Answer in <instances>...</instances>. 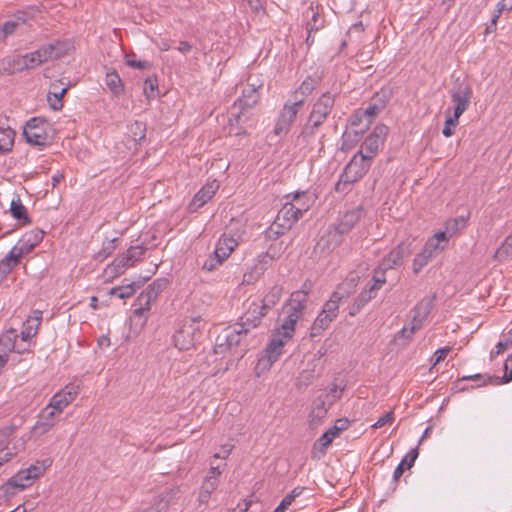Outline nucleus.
Returning a JSON list of instances; mask_svg holds the SVG:
<instances>
[{
    "label": "nucleus",
    "instance_id": "1",
    "mask_svg": "<svg viewBox=\"0 0 512 512\" xmlns=\"http://www.w3.org/2000/svg\"><path fill=\"white\" fill-rule=\"evenodd\" d=\"M308 292L305 290L294 291L282 308L279 317V326L276 330L286 337H293L297 322L303 317L307 307Z\"/></svg>",
    "mask_w": 512,
    "mask_h": 512
},
{
    "label": "nucleus",
    "instance_id": "2",
    "mask_svg": "<svg viewBox=\"0 0 512 512\" xmlns=\"http://www.w3.org/2000/svg\"><path fill=\"white\" fill-rule=\"evenodd\" d=\"M371 160L364 156L363 151H358L346 165L335 185L337 192H346L348 187L359 181L369 170Z\"/></svg>",
    "mask_w": 512,
    "mask_h": 512
},
{
    "label": "nucleus",
    "instance_id": "3",
    "mask_svg": "<svg viewBox=\"0 0 512 512\" xmlns=\"http://www.w3.org/2000/svg\"><path fill=\"white\" fill-rule=\"evenodd\" d=\"M51 465L50 459H45L41 462L31 465L25 470L19 471L8 482L1 486L0 492L5 495L15 494L16 490H23L31 485L32 481L41 476L46 469Z\"/></svg>",
    "mask_w": 512,
    "mask_h": 512
},
{
    "label": "nucleus",
    "instance_id": "4",
    "mask_svg": "<svg viewBox=\"0 0 512 512\" xmlns=\"http://www.w3.org/2000/svg\"><path fill=\"white\" fill-rule=\"evenodd\" d=\"M447 247L444 233H435L428 238L423 249L415 256L412 263V269L418 274L426 265H428L437 255Z\"/></svg>",
    "mask_w": 512,
    "mask_h": 512
},
{
    "label": "nucleus",
    "instance_id": "5",
    "mask_svg": "<svg viewBox=\"0 0 512 512\" xmlns=\"http://www.w3.org/2000/svg\"><path fill=\"white\" fill-rule=\"evenodd\" d=\"M343 297L338 293L334 292L330 299L326 301L322 311L318 314L310 328V336H320L330 324L337 318L339 313V306Z\"/></svg>",
    "mask_w": 512,
    "mask_h": 512
},
{
    "label": "nucleus",
    "instance_id": "6",
    "mask_svg": "<svg viewBox=\"0 0 512 512\" xmlns=\"http://www.w3.org/2000/svg\"><path fill=\"white\" fill-rule=\"evenodd\" d=\"M201 320L198 318L185 319L173 335V342L180 351L192 348L201 335Z\"/></svg>",
    "mask_w": 512,
    "mask_h": 512
},
{
    "label": "nucleus",
    "instance_id": "7",
    "mask_svg": "<svg viewBox=\"0 0 512 512\" xmlns=\"http://www.w3.org/2000/svg\"><path fill=\"white\" fill-rule=\"evenodd\" d=\"M301 218L302 216L298 211L286 200L269 229V237H272V235L278 237L284 234Z\"/></svg>",
    "mask_w": 512,
    "mask_h": 512
},
{
    "label": "nucleus",
    "instance_id": "8",
    "mask_svg": "<svg viewBox=\"0 0 512 512\" xmlns=\"http://www.w3.org/2000/svg\"><path fill=\"white\" fill-rule=\"evenodd\" d=\"M303 105V98L295 97L290 103H286L278 117L276 125L274 127V133L276 135H285L289 132L291 125L295 121L300 108Z\"/></svg>",
    "mask_w": 512,
    "mask_h": 512
},
{
    "label": "nucleus",
    "instance_id": "9",
    "mask_svg": "<svg viewBox=\"0 0 512 512\" xmlns=\"http://www.w3.org/2000/svg\"><path fill=\"white\" fill-rule=\"evenodd\" d=\"M246 310L240 317L237 323L240 326V331L248 333L250 329L256 328L261 323L262 318L267 314V310L258 301H247L245 304Z\"/></svg>",
    "mask_w": 512,
    "mask_h": 512
},
{
    "label": "nucleus",
    "instance_id": "10",
    "mask_svg": "<svg viewBox=\"0 0 512 512\" xmlns=\"http://www.w3.org/2000/svg\"><path fill=\"white\" fill-rule=\"evenodd\" d=\"M79 393V385L67 384L50 398L46 406L60 415L77 398Z\"/></svg>",
    "mask_w": 512,
    "mask_h": 512
},
{
    "label": "nucleus",
    "instance_id": "11",
    "mask_svg": "<svg viewBox=\"0 0 512 512\" xmlns=\"http://www.w3.org/2000/svg\"><path fill=\"white\" fill-rule=\"evenodd\" d=\"M387 133L388 127L386 125H377L367 136L359 151H363L364 156L372 160L383 146Z\"/></svg>",
    "mask_w": 512,
    "mask_h": 512
},
{
    "label": "nucleus",
    "instance_id": "12",
    "mask_svg": "<svg viewBox=\"0 0 512 512\" xmlns=\"http://www.w3.org/2000/svg\"><path fill=\"white\" fill-rule=\"evenodd\" d=\"M240 326L236 323L234 326L225 328L216 338L215 353L222 354L225 351L236 347L247 333L240 331Z\"/></svg>",
    "mask_w": 512,
    "mask_h": 512
},
{
    "label": "nucleus",
    "instance_id": "13",
    "mask_svg": "<svg viewBox=\"0 0 512 512\" xmlns=\"http://www.w3.org/2000/svg\"><path fill=\"white\" fill-rule=\"evenodd\" d=\"M46 124V121L39 117H34L27 121L23 130V135L27 142L38 146L45 145L48 140Z\"/></svg>",
    "mask_w": 512,
    "mask_h": 512
},
{
    "label": "nucleus",
    "instance_id": "14",
    "mask_svg": "<svg viewBox=\"0 0 512 512\" xmlns=\"http://www.w3.org/2000/svg\"><path fill=\"white\" fill-rule=\"evenodd\" d=\"M329 399V393H321L314 399L309 413V424L311 427L315 428L323 422L330 406L332 405Z\"/></svg>",
    "mask_w": 512,
    "mask_h": 512
},
{
    "label": "nucleus",
    "instance_id": "15",
    "mask_svg": "<svg viewBox=\"0 0 512 512\" xmlns=\"http://www.w3.org/2000/svg\"><path fill=\"white\" fill-rule=\"evenodd\" d=\"M233 223L227 227V231L224 232L222 237L219 239L215 252L223 260L227 259L235 247L238 245L239 239L241 238L240 233H233Z\"/></svg>",
    "mask_w": 512,
    "mask_h": 512
},
{
    "label": "nucleus",
    "instance_id": "16",
    "mask_svg": "<svg viewBox=\"0 0 512 512\" xmlns=\"http://www.w3.org/2000/svg\"><path fill=\"white\" fill-rule=\"evenodd\" d=\"M292 337H286L282 332L275 329L272 334L271 340L269 341L265 349V358L269 365H272L278 360L282 354L283 347L287 344Z\"/></svg>",
    "mask_w": 512,
    "mask_h": 512
},
{
    "label": "nucleus",
    "instance_id": "17",
    "mask_svg": "<svg viewBox=\"0 0 512 512\" xmlns=\"http://www.w3.org/2000/svg\"><path fill=\"white\" fill-rule=\"evenodd\" d=\"M411 252L410 244L401 242L382 259L381 265L388 270L395 269L403 264Z\"/></svg>",
    "mask_w": 512,
    "mask_h": 512
},
{
    "label": "nucleus",
    "instance_id": "18",
    "mask_svg": "<svg viewBox=\"0 0 512 512\" xmlns=\"http://www.w3.org/2000/svg\"><path fill=\"white\" fill-rule=\"evenodd\" d=\"M272 257L268 253H262L260 254L257 259L254 266L243 275V284H253L256 282L266 271L268 266L272 262Z\"/></svg>",
    "mask_w": 512,
    "mask_h": 512
},
{
    "label": "nucleus",
    "instance_id": "19",
    "mask_svg": "<svg viewBox=\"0 0 512 512\" xmlns=\"http://www.w3.org/2000/svg\"><path fill=\"white\" fill-rule=\"evenodd\" d=\"M472 91L468 85H460L457 90L451 92L452 102L454 103V115L460 117L470 104Z\"/></svg>",
    "mask_w": 512,
    "mask_h": 512
},
{
    "label": "nucleus",
    "instance_id": "20",
    "mask_svg": "<svg viewBox=\"0 0 512 512\" xmlns=\"http://www.w3.org/2000/svg\"><path fill=\"white\" fill-rule=\"evenodd\" d=\"M58 416V413L45 406L41 410L38 420L33 427L34 433L37 435H44L49 432L55 426Z\"/></svg>",
    "mask_w": 512,
    "mask_h": 512
},
{
    "label": "nucleus",
    "instance_id": "21",
    "mask_svg": "<svg viewBox=\"0 0 512 512\" xmlns=\"http://www.w3.org/2000/svg\"><path fill=\"white\" fill-rule=\"evenodd\" d=\"M431 308L432 303L430 300H423L415 306L407 339H410L414 333L422 327L424 320L427 318L431 311Z\"/></svg>",
    "mask_w": 512,
    "mask_h": 512
},
{
    "label": "nucleus",
    "instance_id": "22",
    "mask_svg": "<svg viewBox=\"0 0 512 512\" xmlns=\"http://www.w3.org/2000/svg\"><path fill=\"white\" fill-rule=\"evenodd\" d=\"M363 215L362 207H356L350 211L345 212L335 227V233L339 236L348 233Z\"/></svg>",
    "mask_w": 512,
    "mask_h": 512
},
{
    "label": "nucleus",
    "instance_id": "23",
    "mask_svg": "<svg viewBox=\"0 0 512 512\" xmlns=\"http://www.w3.org/2000/svg\"><path fill=\"white\" fill-rule=\"evenodd\" d=\"M285 199L298 211L303 217L304 213L309 211L314 203L313 196L307 191H298L294 194H288Z\"/></svg>",
    "mask_w": 512,
    "mask_h": 512
},
{
    "label": "nucleus",
    "instance_id": "24",
    "mask_svg": "<svg viewBox=\"0 0 512 512\" xmlns=\"http://www.w3.org/2000/svg\"><path fill=\"white\" fill-rule=\"evenodd\" d=\"M33 53L39 63L42 65L46 62L60 58L64 54V49L60 42H55L43 45L36 51H33Z\"/></svg>",
    "mask_w": 512,
    "mask_h": 512
},
{
    "label": "nucleus",
    "instance_id": "25",
    "mask_svg": "<svg viewBox=\"0 0 512 512\" xmlns=\"http://www.w3.org/2000/svg\"><path fill=\"white\" fill-rule=\"evenodd\" d=\"M259 87H261L260 84H250L248 88L243 90L242 96L234 103L233 109L245 110L252 108L258 102L259 94L257 88Z\"/></svg>",
    "mask_w": 512,
    "mask_h": 512
},
{
    "label": "nucleus",
    "instance_id": "26",
    "mask_svg": "<svg viewBox=\"0 0 512 512\" xmlns=\"http://www.w3.org/2000/svg\"><path fill=\"white\" fill-rule=\"evenodd\" d=\"M68 88V86H64L62 80H56L51 83L50 91L47 95V101L53 110L58 111L63 107L62 98Z\"/></svg>",
    "mask_w": 512,
    "mask_h": 512
},
{
    "label": "nucleus",
    "instance_id": "27",
    "mask_svg": "<svg viewBox=\"0 0 512 512\" xmlns=\"http://www.w3.org/2000/svg\"><path fill=\"white\" fill-rule=\"evenodd\" d=\"M326 119L327 118L311 111L299 138L305 142H309V139L316 134L317 129L326 121Z\"/></svg>",
    "mask_w": 512,
    "mask_h": 512
},
{
    "label": "nucleus",
    "instance_id": "28",
    "mask_svg": "<svg viewBox=\"0 0 512 512\" xmlns=\"http://www.w3.org/2000/svg\"><path fill=\"white\" fill-rule=\"evenodd\" d=\"M219 189V183L216 180L207 182L194 196L193 205L201 207L206 204Z\"/></svg>",
    "mask_w": 512,
    "mask_h": 512
},
{
    "label": "nucleus",
    "instance_id": "29",
    "mask_svg": "<svg viewBox=\"0 0 512 512\" xmlns=\"http://www.w3.org/2000/svg\"><path fill=\"white\" fill-rule=\"evenodd\" d=\"M335 103V97L330 92L323 93L312 106V112L325 118L330 114Z\"/></svg>",
    "mask_w": 512,
    "mask_h": 512
},
{
    "label": "nucleus",
    "instance_id": "30",
    "mask_svg": "<svg viewBox=\"0 0 512 512\" xmlns=\"http://www.w3.org/2000/svg\"><path fill=\"white\" fill-rule=\"evenodd\" d=\"M386 107V99L384 96L375 94L369 105L361 110V113L366 118L367 125H370L374 117Z\"/></svg>",
    "mask_w": 512,
    "mask_h": 512
},
{
    "label": "nucleus",
    "instance_id": "31",
    "mask_svg": "<svg viewBox=\"0 0 512 512\" xmlns=\"http://www.w3.org/2000/svg\"><path fill=\"white\" fill-rule=\"evenodd\" d=\"M18 334L15 329L6 331L0 338V350L5 351H17L23 353L27 350L26 346L19 347L17 345Z\"/></svg>",
    "mask_w": 512,
    "mask_h": 512
},
{
    "label": "nucleus",
    "instance_id": "32",
    "mask_svg": "<svg viewBox=\"0 0 512 512\" xmlns=\"http://www.w3.org/2000/svg\"><path fill=\"white\" fill-rule=\"evenodd\" d=\"M244 120H247V117H245L243 110H240V109L234 110L233 109V111L231 112V116L229 117V121H228V126H227L228 134L236 135V136L245 135L246 130L242 126H240V123L243 122Z\"/></svg>",
    "mask_w": 512,
    "mask_h": 512
},
{
    "label": "nucleus",
    "instance_id": "33",
    "mask_svg": "<svg viewBox=\"0 0 512 512\" xmlns=\"http://www.w3.org/2000/svg\"><path fill=\"white\" fill-rule=\"evenodd\" d=\"M218 485L214 481L203 480L197 496L198 508H206L211 500L212 493L217 489Z\"/></svg>",
    "mask_w": 512,
    "mask_h": 512
},
{
    "label": "nucleus",
    "instance_id": "34",
    "mask_svg": "<svg viewBox=\"0 0 512 512\" xmlns=\"http://www.w3.org/2000/svg\"><path fill=\"white\" fill-rule=\"evenodd\" d=\"M467 218L459 216L450 219L445 224V230L439 231L438 233H444L446 238V244L448 245L449 238L459 233L466 226Z\"/></svg>",
    "mask_w": 512,
    "mask_h": 512
},
{
    "label": "nucleus",
    "instance_id": "35",
    "mask_svg": "<svg viewBox=\"0 0 512 512\" xmlns=\"http://www.w3.org/2000/svg\"><path fill=\"white\" fill-rule=\"evenodd\" d=\"M417 457H418V449L417 448L411 449L405 455V457L402 459V461L398 464L396 469L394 470L393 479L395 481H397L403 475L405 469H410L413 466Z\"/></svg>",
    "mask_w": 512,
    "mask_h": 512
},
{
    "label": "nucleus",
    "instance_id": "36",
    "mask_svg": "<svg viewBox=\"0 0 512 512\" xmlns=\"http://www.w3.org/2000/svg\"><path fill=\"white\" fill-rule=\"evenodd\" d=\"M41 322V317L29 318L23 323L21 331V340L24 343L30 341L38 331V327Z\"/></svg>",
    "mask_w": 512,
    "mask_h": 512
},
{
    "label": "nucleus",
    "instance_id": "37",
    "mask_svg": "<svg viewBox=\"0 0 512 512\" xmlns=\"http://www.w3.org/2000/svg\"><path fill=\"white\" fill-rule=\"evenodd\" d=\"M283 289L281 286L275 285L273 286L270 291L264 296L263 299L258 300L261 305L265 308V310L269 311L278 301L280 300L282 296Z\"/></svg>",
    "mask_w": 512,
    "mask_h": 512
},
{
    "label": "nucleus",
    "instance_id": "38",
    "mask_svg": "<svg viewBox=\"0 0 512 512\" xmlns=\"http://www.w3.org/2000/svg\"><path fill=\"white\" fill-rule=\"evenodd\" d=\"M7 67H4L5 72L12 74L27 69L25 55H15L5 60Z\"/></svg>",
    "mask_w": 512,
    "mask_h": 512
},
{
    "label": "nucleus",
    "instance_id": "39",
    "mask_svg": "<svg viewBox=\"0 0 512 512\" xmlns=\"http://www.w3.org/2000/svg\"><path fill=\"white\" fill-rule=\"evenodd\" d=\"M156 299L148 294L145 290L140 293L137 298V307L134 309L135 316H142L150 310V305Z\"/></svg>",
    "mask_w": 512,
    "mask_h": 512
},
{
    "label": "nucleus",
    "instance_id": "40",
    "mask_svg": "<svg viewBox=\"0 0 512 512\" xmlns=\"http://www.w3.org/2000/svg\"><path fill=\"white\" fill-rule=\"evenodd\" d=\"M10 211L12 216L17 220L22 221L23 224H28L30 222L27 216V209L21 203L20 199H13L11 201Z\"/></svg>",
    "mask_w": 512,
    "mask_h": 512
},
{
    "label": "nucleus",
    "instance_id": "41",
    "mask_svg": "<svg viewBox=\"0 0 512 512\" xmlns=\"http://www.w3.org/2000/svg\"><path fill=\"white\" fill-rule=\"evenodd\" d=\"M386 270L387 269H385L381 264L377 269H375L374 275L371 279L372 284L368 283L366 286L369 290H372L373 293L376 294V292L383 286V284L386 283Z\"/></svg>",
    "mask_w": 512,
    "mask_h": 512
},
{
    "label": "nucleus",
    "instance_id": "42",
    "mask_svg": "<svg viewBox=\"0 0 512 512\" xmlns=\"http://www.w3.org/2000/svg\"><path fill=\"white\" fill-rule=\"evenodd\" d=\"M14 455L15 453L8 448V433L0 431V466L11 460Z\"/></svg>",
    "mask_w": 512,
    "mask_h": 512
},
{
    "label": "nucleus",
    "instance_id": "43",
    "mask_svg": "<svg viewBox=\"0 0 512 512\" xmlns=\"http://www.w3.org/2000/svg\"><path fill=\"white\" fill-rule=\"evenodd\" d=\"M128 136L135 142H140L146 136V125L143 122L135 121L128 127Z\"/></svg>",
    "mask_w": 512,
    "mask_h": 512
},
{
    "label": "nucleus",
    "instance_id": "44",
    "mask_svg": "<svg viewBox=\"0 0 512 512\" xmlns=\"http://www.w3.org/2000/svg\"><path fill=\"white\" fill-rule=\"evenodd\" d=\"M14 144V132L11 129H0V154L8 152Z\"/></svg>",
    "mask_w": 512,
    "mask_h": 512
},
{
    "label": "nucleus",
    "instance_id": "45",
    "mask_svg": "<svg viewBox=\"0 0 512 512\" xmlns=\"http://www.w3.org/2000/svg\"><path fill=\"white\" fill-rule=\"evenodd\" d=\"M316 85L317 81L308 77L302 82L300 87L293 93V100H295V97L303 98L304 100L306 96L312 93V91L316 88Z\"/></svg>",
    "mask_w": 512,
    "mask_h": 512
},
{
    "label": "nucleus",
    "instance_id": "46",
    "mask_svg": "<svg viewBox=\"0 0 512 512\" xmlns=\"http://www.w3.org/2000/svg\"><path fill=\"white\" fill-rule=\"evenodd\" d=\"M376 296L372 290H369L367 287L358 295L355 300V311H349L350 316H355L360 309L366 305L371 299Z\"/></svg>",
    "mask_w": 512,
    "mask_h": 512
},
{
    "label": "nucleus",
    "instance_id": "47",
    "mask_svg": "<svg viewBox=\"0 0 512 512\" xmlns=\"http://www.w3.org/2000/svg\"><path fill=\"white\" fill-rule=\"evenodd\" d=\"M130 266H133V264L128 260L126 252H124L112 262L109 269H111L113 273L120 275Z\"/></svg>",
    "mask_w": 512,
    "mask_h": 512
},
{
    "label": "nucleus",
    "instance_id": "48",
    "mask_svg": "<svg viewBox=\"0 0 512 512\" xmlns=\"http://www.w3.org/2000/svg\"><path fill=\"white\" fill-rule=\"evenodd\" d=\"M23 256V251L21 249H18V245H15L10 252L4 257L2 261H0L3 264H7L8 268L13 270L19 262L21 257Z\"/></svg>",
    "mask_w": 512,
    "mask_h": 512
},
{
    "label": "nucleus",
    "instance_id": "49",
    "mask_svg": "<svg viewBox=\"0 0 512 512\" xmlns=\"http://www.w3.org/2000/svg\"><path fill=\"white\" fill-rule=\"evenodd\" d=\"M110 295L116 296L120 299H127L131 297L135 293V285L134 283L116 286L110 290Z\"/></svg>",
    "mask_w": 512,
    "mask_h": 512
},
{
    "label": "nucleus",
    "instance_id": "50",
    "mask_svg": "<svg viewBox=\"0 0 512 512\" xmlns=\"http://www.w3.org/2000/svg\"><path fill=\"white\" fill-rule=\"evenodd\" d=\"M106 85L116 95L123 91L121 78L116 72H110L106 74Z\"/></svg>",
    "mask_w": 512,
    "mask_h": 512
},
{
    "label": "nucleus",
    "instance_id": "51",
    "mask_svg": "<svg viewBox=\"0 0 512 512\" xmlns=\"http://www.w3.org/2000/svg\"><path fill=\"white\" fill-rule=\"evenodd\" d=\"M24 24V21L17 19V20H9L3 24V26L0 28L1 33V40L4 38L14 34L20 26Z\"/></svg>",
    "mask_w": 512,
    "mask_h": 512
},
{
    "label": "nucleus",
    "instance_id": "52",
    "mask_svg": "<svg viewBox=\"0 0 512 512\" xmlns=\"http://www.w3.org/2000/svg\"><path fill=\"white\" fill-rule=\"evenodd\" d=\"M304 491V487H295L292 491H290L277 506L278 510L285 511L294 500L299 497Z\"/></svg>",
    "mask_w": 512,
    "mask_h": 512
},
{
    "label": "nucleus",
    "instance_id": "53",
    "mask_svg": "<svg viewBox=\"0 0 512 512\" xmlns=\"http://www.w3.org/2000/svg\"><path fill=\"white\" fill-rule=\"evenodd\" d=\"M169 509V501L163 496L154 498L151 505L143 512H167Z\"/></svg>",
    "mask_w": 512,
    "mask_h": 512
},
{
    "label": "nucleus",
    "instance_id": "54",
    "mask_svg": "<svg viewBox=\"0 0 512 512\" xmlns=\"http://www.w3.org/2000/svg\"><path fill=\"white\" fill-rule=\"evenodd\" d=\"M167 282L163 279H158L148 285L145 291L155 299L166 288Z\"/></svg>",
    "mask_w": 512,
    "mask_h": 512
},
{
    "label": "nucleus",
    "instance_id": "55",
    "mask_svg": "<svg viewBox=\"0 0 512 512\" xmlns=\"http://www.w3.org/2000/svg\"><path fill=\"white\" fill-rule=\"evenodd\" d=\"M223 261L224 260L220 258V256H218L217 253L214 251V253L205 260L202 268L203 270L211 272L215 270L217 267H219L223 263Z\"/></svg>",
    "mask_w": 512,
    "mask_h": 512
},
{
    "label": "nucleus",
    "instance_id": "56",
    "mask_svg": "<svg viewBox=\"0 0 512 512\" xmlns=\"http://www.w3.org/2000/svg\"><path fill=\"white\" fill-rule=\"evenodd\" d=\"M458 120L459 117H456L454 114L447 117L444 128L442 130V133L445 137H450L454 134V128L458 125Z\"/></svg>",
    "mask_w": 512,
    "mask_h": 512
},
{
    "label": "nucleus",
    "instance_id": "57",
    "mask_svg": "<svg viewBox=\"0 0 512 512\" xmlns=\"http://www.w3.org/2000/svg\"><path fill=\"white\" fill-rule=\"evenodd\" d=\"M125 63L132 68L145 70L151 67V64L148 61L136 60L135 55H126Z\"/></svg>",
    "mask_w": 512,
    "mask_h": 512
},
{
    "label": "nucleus",
    "instance_id": "58",
    "mask_svg": "<svg viewBox=\"0 0 512 512\" xmlns=\"http://www.w3.org/2000/svg\"><path fill=\"white\" fill-rule=\"evenodd\" d=\"M349 427V421L346 418L337 419L334 425L329 428L327 431L333 433V437L336 438L339 436L340 432L346 430Z\"/></svg>",
    "mask_w": 512,
    "mask_h": 512
},
{
    "label": "nucleus",
    "instance_id": "59",
    "mask_svg": "<svg viewBox=\"0 0 512 512\" xmlns=\"http://www.w3.org/2000/svg\"><path fill=\"white\" fill-rule=\"evenodd\" d=\"M144 252H145V248L138 245V246L130 247L126 251V255L128 256V260H130L132 262V264L134 265L135 262H137L138 260L141 259Z\"/></svg>",
    "mask_w": 512,
    "mask_h": 512
},
{
    "label": "nucleus",
    "instance_id": "60",
    "mask_svg": "<svg viewBox=\"0 0 512 512\" xmlns=\"http://www.w3.org/2000/svg\"><path fill=\"white\" fill-rule=\"evenodd\" d=\"M222 474V469L220 465H214L211 463L210 469L204 478V480L214 481L215 484H219V477Z\"/></svg>",
    "mask_w": 512,
    "mask_h": 512
},
{
    "label": "nucleus",
    "instance_id": "61",
    "mask_svg": "<svg viewBox=\"0 0 512 512\" xmlns=\"http://www.w3.org/2000/svg\"><path fill=\"white\" fill-rule=\"evenodd\" d=\"M394 420V412L388 411L382 417H380L373 425L372 428H381L387 424H391Z\"/></svg>",
    "mask_w": 512,
    "mask_h": 512
},
{
    "label": "nucleus",
    "instance_id": "62",
    "mask_svg": "<svg viewBox=\"0 0 512 512\" xmlns=\"http://www.w3.org/2000/svg\"><path fill=\"white\" fill-rule=\"evenodd\" d=\"M157 88V79L148 77L144 82V93L148 98L154 96V92Z\"/></svg>",
    "mask_w": 512,
    "mask_h": 512
},
{
    "label": "nucleus",
    "instance_id": "63",
    "mask_svg": "<svg viewBox=\"0 0 512 512\" xmlns=\"http://www.w3.org/2000/svg\"><path fill=\"white\" fill-rule=\"evenodd\" d=\"M510 345H511V340L510 339L499 341L497 343L496 347H495V350L491 352L490 358L494 359L498 355L502 354L503 352H505L509 348Z\"/></svg>",
    "mask_w": 512,
    "mask_h": 512
},
{
    "label": "nucleus",
    "instance_id": "64",
    "mask_svg": "<svg viewBox=\"0 0 512 512\" xmlns=\"http://www.w3.org/2000/svg\"><path fill=\"white\" fill-rule=\"evenodd\" d=\"M27 242L33 243L35 246L43 239V231L34 230L24 235Z\"/></svg>",
    "mask_w": 512,
    "mask_h": 512
}]
</instances>
